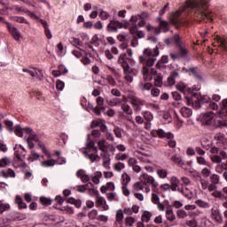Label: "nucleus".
<instances>
[{
  "label": "nucleus",
  "instance_id": "62",
  "mask_svg": "<svg viewBox=\"0 0 227 227\" xmlns=\"http://www.w3.org/2000/svg\"><path fill=\"white\" fill-rule=\"evenodd\" d=\"M5 127L9 132H13V121L5 120Z\"/></svg>",
  "mask_w": 227,
  "mask_h": 227
},
{
  "label": "nucleus",
  "instance_id": "20",
  "mask_svg": "<svg viewBox=\"0 0 227 227\" xmlns=\"http://www.w3.org/2000/svg\"><path fill=\"white\" fill-rule=\"evenodd\" d=\"M128 59H129L127 58V53H121L118 58L117 63L118 65H121L122 67L123 70H125V68L130 67V66L127 62Z\"/></svg>",
  "mask_w": 227,
  "mask_h": 227
},
{
  "label": "nucleus",
  "instance_id": "47",
  "mask_svg": "<svg viewBox=\"0 0 227 227\" xmlns=\"http://www.w3.org/2000/svg\"><path fill=\"white\" fill-rule=\"evenodd\" d=\"M13 131L18 137H22V136H24V129H22L20 125L15 126Z\"/></svg>",
  "mask_w": 227,
  "mask_h": 227
},
{
  "label": "nucleus",
  "instance_id": "19",
  "mask_svg": "<svg viewBox=\"0 0 227 227\" xmlns=\"http://www.w3.org/2000/svg\"><path fill=\"white\" fill-rule=\"evenodd\" d=\"M123 77L127 82H132L134 81V70L130 67H126L123 69Z\"/></svg>",
  "mask_w": 227,
  "mask_h": 227
},
{
  "label": "nucleus",
  "instance_id": "50",
  "mask_svg": "<svg viewBox=\"0 0 227 227\" xmlns=\"http://www.w3.org/2000/svg\"><path fill=\"white\" fill-rule=\"evenodd\" d=\"M114 169L118 173H121L122 169H125V163L123 162H117L114 164Z\"/></svg>",
  "mask_w": 227,
  "mask_h": 227
},
{
  "label": "nucleus",
  "instance_id": "10",
  "mask_svg": "<svg viewBox=\"0 0 227 227\" xmlns=\"http://www.w3.org/2000/svg\"><path fill=\"white\" fill-rule=\"evenodd\" d=\"M121 109L123 111V113H125L126 120H128V121H130V123H132L133 125H136V121H134V119H132L133 112L130 108V106L126 102L121 103Z\"/></svg>",
  "mask_w": 227,
  "mask_h": 227
},
{
  "label": "nucleus",
  "instance_id": "22",
  "mask_svg": "<svg viewBox=\"0 0 227 227\" xmlns=\"http://www.w3.org/2000/svg\"><path fill=\"white\" fill-rule=\"evenodd\" d=\"M144 189L146 194H149V192L152 191L150 186H145L142 181L137 182L133 184V191H143Z\"/></svg>",
  "mask_w": 227,
  "mask_h": 227
},
{
  "label": "nucleus",
  "instance_id": "32",
  "mask_svg": "<svg viewBox=\"0 0 227 227\" xmlns=\"http://www.w3.org/2000/svg\"><path fill=\"white\" fill-rule=\"evenodd\" d=\"M180 13H182V12L177 11L172 13V15L170 16V21L172 22V24H174V26H178L180 24Z\"/></svg>",
  "mask_w": 227,
  "mask_h": 227
},
{
  "label": "nucleus",
  "instance_id": "8",
  "mask_svg": "<svg viewBox=\"0 0 227 227\" xmlns=\"http://www.w3.org/2000/svg\"><path fill=\"white\" fill-rule=\"evenodd\" d=\"M140 182L145 185V187H148L149 184L152 185L153 188V191L159 187V182L155 180V177L146 174V173H142L140 175Z\"/></svg>",
  "mask_w": 227,
  "mask_h": 227
},
{
  "label": "nucleus",
  "instance_id": "52",
  "mask_svg": "<svg viewBox=\"0 0 227 227\" xmlns=\"http://www.w3.org/2000/svg\"><path fill=\"white\" fill-rule=\"evenodd\" d=\"M216 42L219 43V47L223 49V51H226L227 49V42L226 40L221 38V37H216Z\"/></svg>",
  "mask_w": 227,
  "mask_h": 227
},
{
  "label": "nucleus",
  "instance_id": "12",
  "mask_svg": "<svg viewBox=\"0 0 227 227\" xmlns=\"http://www.w3.org/2000/svg\"><path fill=\"white\" fill-rule=\"evenodd\" d=\"M96 205L97 207H99L102 212H106L109 210V205H107V201L104 197L98 195L96 197Z\"/></svg>",
  "mask_w": 227,
  "mask_h": 227
},
{
  "label": "nucleus",
  "instance_id": "11",
  "mask_svg": "<svg viewBox=\"0 0 227 227\" xmlns=\"http://www.w3.org/2000/svg\"><path fill=\"white\" fill-rule=\"evenodd\" d=\"M6 10H14L16 13H28V17H31V19H38L36 15L33 12H29V11L27 8L20 7L19 5H13L12 7H6Z\"/></svg>",
  "mask_w": 227,
  "mask_h": 227
},
{
  "label": "nucleus",
  "instance_id": "30",
  "mask_svg": "<svg viewBox=\"0 0 227 227\" xmlns=\"http://www.w3.org/2000/svg\"><path fill=\"white\" fill-rule=\"evenodd\" d=\"M211 217L216 223H223V217H221V214L219 213V209H217V208H212L211 209Z\"/></svg>",
  "mask_w": 227,
  "mask_h": 227
},
{
  "label": "nucleus",
  "instance_id": "4",
  "mask_svg": "<svg viewBox=\"0 0 227 227\" xmlns=\"http://www.w3.org/2000/svg\"><path fill=\"white\" fill-rule=\"evenodd\" d=\"M200 120L203 125H213V127H227V121L216 120L212 112L201 114Z\"/></svg>",
  "mask_w": 227,
  "mask_h": 227
},
{
  "label": "nucleus",
  "instance_id": "43",
  "mask_svg": "<svg viewBox=\"0 0 227 227\" xmlns=\"http://www.w3.org/2000/svg\"><path fill=\"white\" fill-rule=\"evenodd\" d=\"M142 74L145 81H151L152 75L150 74V69H148V67H144L142 69Z\"/></svg>",
  "mask_w": 227,
  "mask_h": 227
},
{
  "label": "nucleus",
  "instance_id": "59",
  "mask_svg": "<svg viewBox=\"0 0 227 227\" xmlns=\"http://www.w3.org/2000/svg\"><path fill=\"white\" fill-rule=\"evenodd\" d=\"M122 185H127L130 182V176L127 173L121 175Z\"/></svg>",
  "mask_w": 227,
  "mask_h": 227
},
{
  "label": "nucleus",
  "instance_id": "61",
  "mask_svg": "<svg viewBox=\"0 0 227 227\" xmlns=\"http://www.w3.org/2000/svg\"><path fill=\"white\" fill-rule=\"evenodd\" d=\"M143 116H144L145 120L147 121H153V114H151V112H148V111L144 112Z\"/></svg>",
  "mask_w": 227,
  "mask_h": 227
},
{
  "label": "nucleus",
  "instance_id": "48",
  "mask_svg": "<svg viewBox=\"0 0 227 227\" xmlns=\"http://www.w3.org/2000/svg\"><path fill=\"white\" fill-rule=\"evenodd\" d=\"M150 219H152V213L150 211H145L142 215L143 223H150Z\"/></svg>",
  "mask_w": 227,
  "mask_h": 227
},
{
  "label": "nucleus",
  "instance_id": "25",
  "mask_svg": "<svg viewBox=\"0 0 227 227\" xmlns=\"http://www.w3.org/2000/svg\"><path fill=\"white\" fill-rule=\"evenodd\" d=\"M135 155L141 162H145V164H150V162H152V160H150V156L146 153H143L139 151H137L135 153Z\"/></svg>",
  "mask_w": 227,
  "mask_h": 227
},
{
  "label": "nucleus",
  "instance_id": "17",
  "mask_svg": "<svg viewBox=\"0 0 227 227\" xmlns=\"http://www.w3.org/2000/svg\"><path fill=\"white\" fill-rule=\"evenodd\" d=\"M6 26L8 27L9 32L11 33L12 36L13 37L16 42H19L20 40V36L22 35L20 34V31L15 27H12L10 23L6 22Z\"/></svg>",
  "mask_w": 227,
  "mask_h": 227
},
{
  "label": "nucleus",
  "instance_id": "1",
  "mask_svg": "<svg viewBox=\"0 0 227 227\" xmlns=\"http://www.w3.org/2000/svg\"><path fill=\"white\" fill-rule=\"evenodd\" d=\"M100 136H102V133L98 129H93L91 134L88 135L89 142L87 143V149L83 152V155L92 162H95L98 157V148L95 146V142L91 140V137L98 138Z\"/></svg>",
  "mask_w": 227,
  "mask_h": 227
},
{
  "label": "nucleus",
  "instance_id": "64",
  "mask_svg": "<svg viewBox=\"0 0 227 227\" xmlns=\"http://www.w3.org/2000/svg\"><path fill=\"white\" fill-rule=\"evenodd\" d=\"M40 201L42 205H51L52 203V200L47 198V197H41Z\"/></svg>",
  "mask_w": 227,
  "mask_h": 227
},
{
  "label": "nucleus",
  "instance_id": "37",
  "mask_svg": "<svg viewBox=\"0 0 227 227\" xmlns=\"http://www.w3.org/2000/svg\"><path fill=\"white\" fill-rule=\"evenodd\" d=\"M178 77V74L174 71L170 74L169 77L168 78V86H173L175 84L176 79Z\"/></svg>",
  "mask_w": 227,
  "mask_h": 227
},
{
  "label": "nucleus",
  "instance_id": "60",
  "mask_svg": "<svg viewBox=\"0 0 227 227\" xmlns=\"http://www.w3.org/2000/svg\"><path fill=\"white\" fill-rule=\"evenodd\" d=\"M91 57L88 53H84L83 57L82 58V63L83 65H90L91 63Z\"/></svg>",
  "mask_w": 227,
  "mask_h": 227
},
{
  "label": "nucleus",
  "instance_id": "44",
  "mask_svg": "<svg viewBox=\"0 0 227 227\" xmlns=\"http://www.w3.org/2000/svg\"><path fill=\"white\" fill-rule=\"evenodd\" d=\"M156 175L159 176V178H161L162 180H164V178L168 177V170L164 168H159L156 171Z\"/></svg>",
  "mask_w": 227,
  "mask_h": 227
},
{
  "label": "nucleus",
  "instance_id": "29",
  "mask_svg": "<svg viewBox=\"0 0 227 227\" xmlns=\"http://www.w3.org/2000/svg\"><path fill=\"white\" fill-rule=\"evenodd\" d=\"M0 175L4 178H15V171H13L12 168H8L7 170H1Z\"/></svg>",
  "mask_w": 227,
  "mask_h": 227
},
{
  "label": "nucleus",
  "instance_id": "33",
  "mask_svg": "<svg viewBox=\"0 0 227 227\" xmlns=\"http://www.w3.org/2000/svg\"><path fill=\"white\" fill-rule=\"evenodd\" d=\"M180 114L183 118H191L192 116V110L187 106H184L180 109Z\"/></svg>",
  "mask_w": 227,
  "mask_h": 227
},
{
  "label": "nucleus",
  "instance_id": "6",
  "mask_svg": "<svg viewBox=\"0 0 227 227\" xmlns=\"http://www.w3.org/2000/svg\"><path fill=\"white\" fill-rule=\"evenodd\" d=\"M130 26V23L128 21L122 20V22H120L118 20H110L109 24L106 27L107 32L108 33H118V28L119 27H124L127 29Z\"/></svg>",
  "mask_w": 227,
  "mask_h": 227
},
{
  "label": "nucleus",
  "instance_id": "57",
  "mask_svg": "<svg viewBox=\"0 0 227 227\" xmlns=\"http://www.w3.org/2000/svg\"><path fill=\"white\" fill-rule=\"evenodd\" d=\"M13 20L14 22H19L20 24H27V26H31L29 21L26 20L24 17H15Z\"/></svg>",
  "mask_w": 227,
  "mask_h": 227
},
{
  "label": "nucleus",
  "instance_id": "46",
  "mask_svg": "<svg viewBox=\"0 0 227 227\" xmlns=\"http://www.w3.org/2000/svg\"><path fill=\"white\" fill-rule=\"evenodd\" d=\"M100 178H102V172L100 171L96 172L95 176H92L93 184H95L96 185H98V184H100Z\"/></svg>",
  "mask_w": 227,
  "mask_h": 227
},
{
  "label": "nucleus",
  "instance_id": "41",
  "mask_svg": "<svg viewBox=\"0 0 227 227\" xmlns=\"http://www.w3.org/2000/svg\"><path fill=\"white\" fill-rule=\"evenodd\" d=\"M15 202L18 205V208H27V205H26V203L22 200V197L17 195L15 199Z\"/></svg>",
  "mask_w": 227,
  "mask_h": 227
},
{
  "label": "nucleus",
  "instance_id": "63",
  "mask_svg": "<svg viewBox=\"0 0 227 227\" xmlns=\"http://www.w3.org/2000/svg\"><path fill=\"white\" fill-rule=\"evenodd\" d=\"M116 221L117 223H121V221H123V211L121 209H119L116 212Z\"/></svg>",
  "mask_w": 227,
  "mask_h": 227
},
{
  "label": "nucleus",
  "instance_id": "54",
  "mask_svg": "<svg viewBox=\"0 0 227 227\" xmlns=\"http://www.w3.org/2000/svg\"><path fill=\"white\" fill-rule=\"evenodd\" d=\"M160 27L162 29L163 33H168V31H169V24H168L167 21L160 20Z\"/></svg>",
  "mask_w": 227,
  "mask_h": 227
},
{
  "label": "nucleus",
  "instance_id": "34",
  "mask_svg": "<svg viewBox=\"0 0 227 227\" xmlns=\"http://www.w3.org/2000/svg\"><path fill=\"white\" fill-rule=\"evenodd\" d=\"M170 160H172V162H175V164H177L181 168H184V166H185V162L184 161V160H182V157L180 155L176 154L172 156Z\"/></svg>",
  "mask_w": 227,
  "mask_h": 227
},
{
  "label": "nucleus",
  "instance_id": "16",
  "mask_svg": "<svg viewBox=\"0 0 227 227\" xmlns=\"http://www.w3.org/2000/svg\"><path fill=\"white\" fill-rule=\"evenodd\" d=\"M200 184L203 191H207H207L211 193V196L214 198V193L215 192L217 186L208 183V181L203 179H201Z\"/></svg>",
  "mask_w": 227,
  "mask_h": 227
},
{
  "label": "nucleus",
  "instance_id": "2",
  "mask_svg": "<svg viewBox=\"0 0 227 227\" xmlns=\"http://www.w3.org/2000/svg\"><path fill=\"white\" fill-rule=\"evenodd\" d=\"M209 0H188L186 2L185 6L184 7V11L190 8V10H197L201 19H207L208 20H212V15H210L209 12H205L204 4H207Z\"/></svg>",
  "mask_w": 227,
  "mask_h": 227
},
{
  "label": "nucleus",
  "instance_id": "55",
  "mask_svg": "<svg viewBox=\"0 0 227 227\" xmlns=\"http://www.w3.org/2000/svg\"><path fill=\"white\" fill-rule=\"evenodd\" d=\"M115 160H127L129 155L127 153H119L114 156Z\"/></svg>",
  "mask_w": 227,
  "mask_h": 227
},
{
  "label": "nucleus",
  "instance_id": "18",
  "mask_svg": "<svg viewBox=\"0 0 227 227\" xmlns=\"http://www.w3.org/2000/svg\"><path fill=\"white\" fill-rule=\"evenodd\" d=\"M97 127H99L102 132H106V130H107L106 121L103 119H97L91 121V129H97Z\"/></svg>",
  "mask_w": 227,
  "mask_h": 227
},
{
  "label": "nucleus",
  "instance_id": "23",
  "mask_svg": "<svg viewBox=\"0 0 227 227\" xmlns=\"http://www.w3.org/2000/svg\"><path fill=\"white\" fill-rule=\"evenodd\" d=\"M28 148L31 150L35 148V144H33V141H35V143H38L40 141V137L38 135L32 133L27 139Z\"/></svg>",
  "mask_w": 227,
  "mask_h": 227
},
{
  "label": "nucleus",
  "instance_id": "42",
  "mask_svg": "<svg viewBox=\"0 0 227 227\" xmlns=\"http://www.w3.org/2000/svg\"><path fill=\"white\" fill-rule=\"evenodd\" d=\"M166 218L168 219V221H175V219H176V216H175V213H173V209H166Z\"/></svg>",
  "mask_w": 227,
  "mask_h": 227
},
{
  "label": "nucleus",
  "instance_id": "3",
  "mask_svg": "<svg viewBox=\"0 0 227 227\" xmlns=\"http://www.w3.org/2000/svg\"><path fill=\"white\" fill-rule=\"evenodd\" d=\"M159 47H155L153 50H150L149 48L144 50V54L140 56L139 61L140 63L146 62L147 67H153L155 65V61H157V56H159Z\"/></svg>",
  "mask_w": 227,
  "mask_h": 227
},
{
  "label": "nucleus",
  "instance_id": "5",
  "mask_svg": "<svg viewBox=\"0 0 227 227\" xmlns=\"http://www.w3.org/2000/svg\"><path fill=\"white\" fill-rule=\"evenodd\" d=\"M151 135L153 137H166V139H168V145L170 148H175V146H176V141L174 139L175 136L171 132L166 133V131L163 129H157L153 130Z\"/></svg>",
  "mask_w": 227,
  "mask_h": 227
},
{
  "label": "nucleus",
  "instance_id": "26",
  "mask_svg": "<svg viewBox=\"0 0 227 227\" xmlns=\"http://www.w3.org/2000/svg\"><path fill=\"white\" fill-rule=\"evenodd\" d=\"M121 98H106V104L110 106V107H116L118 106H121Z\"/></svg>",
  "mask_w": 227,
  "mask_h": 227
},
{
  "label": "nucleus",
  "instance_id": "7",
  "mask_svg": "<svg viewBox=\"0 0 227 227\" xmlns=\"http://www.w3.org/2000/svg\"><path fill=\"white\" fill-rule=\"evenodd\" d=\"M150 18V14L148 12H142L141 14H137L136 16H131L130 22L133 26L130 27L131 35H136L137 33V21L145 20Z\"/></svg>",
  "mask_w": 227,
  "mask_h": 227
},
{
  "label": "nucleus",
  "instance_id": "51",
  "mask_svg": "<svg viewBox=\"0 0 227 227\" xmlns=\"http://www.w3.org/2000/svg\"><path fill=\"white\" fill-rule=\"evenodd\" d=\"M97 106L101 109V111H106V106H104V98L102 97H98L96 99Z\"/></svg>",
  "mask_w": 227,
  "mask_h": 227
},
{
  "label": "nucleus",
  "instance_id": "31",
  "mask_svg": "<svg viewBox=\"0 0 227 227\" xmlns=\"http://www.w3.org/2000/svg\"><path fill=\"white\" fill-rule=\"evenodd\" d=\"M137 88L140 91L145 93V91H150L152 90V83L140 82Z\"/></svg>",
  "mask_w": 227,
  "mask_h": 227
},
{
  "label": "nucleus",
  "instance_id": "49",
  "mask_svg": "<svg viewBox=\"0 0 227 227\" xmlns=\"http://www.w3.org/2000/svg\"><path fill=\"white\" fill-rule=\"evenodd\" d=\"M38 159H40V153H36V151H32L28 157V160L30 162H35V160H38Z\"/></svg>",
  "mask_w": 227,
  "mask_h": 227
},
{
  "label": "nucleus",
  "instance_id": "27",
  "mask_svg": "<svg viewBox=\"0 0 227 227\" xmlns=\"http://www.w3.org/2000/svg\"><path fill=\"white\" fill-rule=\"evenodd\" d=\"M176 88L178 90V91H181V93H191V88H189V86L183 82H178L176 85Z\"/></svg>",
  "mask_w": 227,
  "mask_h": 227
},
{
  "label": "nucleus",
  "instance_id": "14",
  "mask_svg": "<svg viewBox=\"0 0 227 227\" xmlns=\"http://www.w3.org/2000/svg\"><path fill=\"white\" fill-rule=\"evenodd\" d=\"M165 43L167 45H171V43H175L176 45H177V47H182V37H180L178 34H176L173 36L165 39Z\"/></svg>",
  "mask_w": 227,
  "mask_h": 227
},
{
  "label": "nucleus",
  "instance_id": "39",
  "mask_svg": "<svg viewBox=\"0 0 227 227\" xmlns=\"http://www.w3.org/2000/svg\"><path fill=\"white\" fill-rule=\"evenodd\" d=\"M98 17L101 20H107L109 17H111V14L109 12L104 11V9H98Z\"/></svg>",
  "mask_w": 227,
  "mask_h": 227
},
{
  "label": "nucleus",
  "instance_id": "45",
  "mask_svg": "<svg viewBox=\"0 0 227 227\" xmlns=\"http://www.w3.org/2000/svg\"><path fill=\"white\" fill-rule=\"evenodd\" d=\"M57 54L58 56H65L67 54V50L63 48V44L61 43L57 44Z\"/></svg>",
  "mask_w": 227,
  "mask_h": 227
},
{
  "label": "nucleus",
  "instance_id": "35",
  "mask_svg": "<svg viewBox=\"0 0 227 227\" xmlns=\"http://www.w3.org/2000/svg\"><path fill=\"white\" fill-rule=\"evenodd\" d=\"M12 164V160L5 156L0 159V168H8Z\"/></svg>",
  "mask_w": 227,
  "mask_h": 227
},
{
  "label": "nucleus",
  "instance_id": "58",
  "mask_svg": "<svg viewBox=\"0 0 227 227\" xmlns=\"http://www.w3.org/2000/svg\"><path fill=\"white\" fill-rule=\"evenodd\" d=\"M154 85L158 88L162 86V74H157V76L154 78Z\"/></svg>",
  "mask_w": 227,
  "mask_h": 227
},
{
  "label": "nucleus",
  "instance_id": "56",
  "mask_svg": "<svg viewBox=\"0 0 227 227\" xmlns=\"http://www.w3.org/2000/svg\"><path fill=\"white\" fill-rule=\"evenodd\" d=\"M196 205H198V207H200V208H209L210 207V204H208V202L199 200H196Z\"/></svg>",
  "mask_w": 227,
  "mask_h": 227
},
{
  "label": "nucleus",
  "instance_id": "36",
  "mask_svg": "<svg viewBox=\"0 0 227 227\" xmlns=\"http://www.w3.org/2000/svg\"><path fill=\"white\" fill-rule=\"evenodd\" d=\"M56 160H47L41 161V166L43 168H52L53 166H56Z\"/></svg>",
  "mask_w": 227,
  "mask_h": 227
},
{
  "label": "nucleus",
  "instance_id": "21",
  "mask_svg": "<svg viewBox=\"0 0 227 227\" xmlns=\"http://www.w3.org/2000/svg\"><path fill=\"white\" fill-rule=\"evenodd\" d=\"M214 198H216L218 200H227V186L223 187L222 191L216 190L214 192Z\"/></svg>",
  "mask_w": 227,
  "mask_h": 227
},
{
  "label": "nucleus",
  "instance_id": "24",
  "mask_svg": "<svg viewBox=\"0 0 227 227\" xmlns=\"http://www.w3.org/2000/svg\"><path fill=\"white\" fill-rule=\"evenodd\" d=\"M178 192H181V194L188 200H192V198H194V193H192V190H190L188 187L183 186L182 188H178Z\"/></svg>",
  "mask_w": 227,
  "mask_h": 227
},
{
  "label": "nucleus",
  "instance_id": "15",
  "mask_svg": "<svg viewBox=\"0 0 227 227\" xmlns=\"http://www.w3.org/2000/svg\"><path fill=\"white\" fill-rule=\"evenodd\" d=\"M15 159L22 160V157H26V148L20 145H16L14 147Z\"/></svg>",
  "mask_w": 227,
  "mask_h": 227
},
{
  "label": "nucleus",
  "instance_id": "40",
  "mask_svg": "<svg viewBox=\"0 0 227 227\" xmlns=\"http://www.w3.org/2000/svg\"><path fill=\"white\" fill-rule=\"evenodd\" d=\"M210 182L211 185H215L217 187V184L221 182V176L217 174H212L210 176Z\"/></svg>",
  "mask_w": 227,
  "mask_h": 227
},
{
  "label": "nucleus",
  "instance_id": "9",
  "mask_svg": "<svg viewBox=\"0 0 227 227\" xmlns=\"http://www.w3.org/2000/svg\"><path fill=\"white\" fill-rule=\"evenodd\" d=\"M129 104L134 107L135 111H141V106H145V100L139 98L136 94L130 93L128 95Z\"/></svg>",
  "mask_w": 227,
  "mask_h": 227
},
{
  "label": "nucleus",
  "instance_id": "38",
  "mask_svg": "<svg viewBox=\"0 0 227 227\" xmlns=\"http://www.w3.org/2000/svg\"><path fill=\"white\" fill-rule=\"evenodd\" d=\"M98 150H100L101 152H106V148H107V141H106L105 138L103 139H99L98 141Z\"/></svg>",
  "mask_w": 227,
  "mask_h": 227
},
{
  "label": "nucleus",
  "instance_id": "13",
  "mask_svg": "<svg viewBox=\"0 0 227 227\" xmlns=\"http://www.w3.org/2000/svg\"><path fill=\"white\" fill-rule=\"evenodd\" d=\"M215 139L216 141V145L220 146V148H223V150H227V137L224 134H216L215 136Z\"/></svg>",
  "mask_w": 227,
  "mask_h": 227
},
{
  "label": "nucleus",
  "instance_id": "28",
  "mask_svg": "<svg viewBox=\"0 0 227 227\" xmlns=\"http://www.w3.org/2000/svg\"><path fill=\"white\" fill-rule=\"evenodd\" d=\"M76 176H78V178H80L83 184L90 182V176L82 169L77 171Z\"/></svg>",
  "mask_w": 227,
  "mask_h": 227
},
{
  "label": "nucleus",
  "instance_id": "53",
  "mask_svg": "<svg viewBox=\"0 0 227 227\" xmlns=\"http://www.w3.org/2000/svg\"><path fill=\"white\" fill-rule=\"evenodd\" d=\"M210 159L215 164H221L223 162V158L218 154L211 155Z\"/></svg>",
  "mask_w": 227,
  "mask_h": 227
}]
</instances>
